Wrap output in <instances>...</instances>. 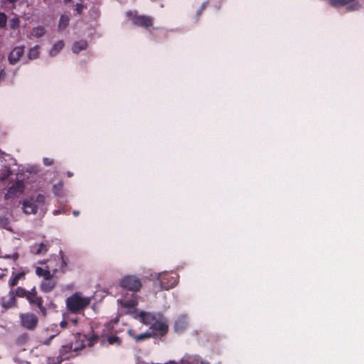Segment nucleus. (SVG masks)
<instances>
[{
    "label": "nucleus",
    "mask_w": 364,
    "mask_h": 364,
    "mask_svg": "<svg viewBox=\"0 0 364 364\" xmlns=\"http://www.w3.org/2000/svg\"><path fill=\"white\" fill-rule=\"evenodd\" d=\"M188 326V318L186 316H179L176 322H175V325H174V330L176 333H181L182 332H183L186 328Z\"/></svg>",
    "instance_id": "ddd939ff"
},
{
    "label": "nucleus",
    "mask_w": 364,
    "mask_h": 364,
    "mask_svg": "<svg viewBox=\"0 0 364 364\" xmlns=\"http://www.w3.org/2000/svg\"><path fill=\"white\" fill-rule=\"evenodd\" d=\"M56 272H57V269H55L53 270V273H55Z\"/></svg>",
    "instance_id": "3c124183"
},
{
    "label": "nucleus",
    "mask_w": 364,
    "mask_h": 364,
    "mask_svg": "<svg viewBox=\"0 0 364 364\" xmlns=\"http://www.w3.org/2000/svg\"><path fill=\"white\" fill-rule=\"evenodd\" d=\"M24 53L23 46L15 47L9 55V61L11 65L16 64Z\"/></svg>",
    "instance_id": "9b49d317"
},
{
    "label": "nucleus",
    "mask_w": 364,
    "mask_h": 364,
    "mask_svg": "<svg viewBox=\"0 0 364 364\" xmlns=\"http://www.w3.org/2000/svg\"><path fill=\"white\" fill-rule=\"evenodd\" d=\"M152 1H155L156 0H151Z\"/></svg>",
    "instance_id": "603ef678"
},
{
    "label": "nucleus",
    "mask_w": 364,
    "mask_h": 364,
    "mask_svg": "<svg viewBox=\"0 0 364 364\" xmlns=\"http://www.w3.org/2000/svg\"><path fill=\"white\" fill-rule=\"evenodd\" d=\"M73 352V345L72 344H68L63 346L60 350V354L59 356L61 358V360H68L71 357V354Z\"/></svg>",
    "instance_id": "dca6fc26"
},
{
    "label": "nucleus",
    "mask_w": 364,
    "mask_h": 364,
    "mask_svg": "<svg viewBox=\"0 0 364 364\" xmlns=\"http://www.w3.org/2000/svg\"><path fill=\"white\" fill-rule=\"evenodd\" d=\"M3 257L6 259H12L14 261H16L19 257V255L18 252H15L13 255H6Z\"/></svg>",
    "instance_id": "c9c22d12"
},
{
    "label": "nucleus",
    "mask_w": 364,
    "mask_h": 364,
    "mask_svg": "<svg viewBox=\"0 0 364 364\" xmlns=\"http://www.w3.org/2000/svg\"><path fill=\"white\" fill-rule=\"evenodd\" d=\"M354 0H329V4L333 7H339L353 2Z\"/></svg>",
    "instance_id": "cd10ccee"
},
{
    "label": "nucleus",
    "mask_w": 364,
    "mask_h": 364,
    "mask_svg": "<svg viewBox=\"0 0 364 364\" xmlns=\"http://www.w3.org/2000/svg\"><path fill=\"white\" fill-rule=\"evenodd\" d=\"M43 164L45 166H51L53 164V159L49 158H44Z\"/></svg>",
    "instance_id": "4c0bfd02"
},
{
    "label": "nucleus",
    "mask_w": 364,
    "mask_h": 364,
    "mask_svg": "<svg viewBox=\"0 0 364 364\" xmlns=\"http://www.w3.org/2000/svg\"><path fill=\"white\" fill-rule=\"evenodd\" d=\"M17 1H18V0H7V1H8V2H9V3H12V4H14V3H15V2H16Z\"/></svg>",
    "instance_id": "a18cd8bd"
},
{
    "label": "nucleus",
    "mask_w": 364,
    "mask_h": 364,
    "mask_svg": "<svg viewBox=\"0 0 364 364\" xmlns=\"http://www.w3.org/2000/svg\"><path fill=\"white\" fill-rule=\"evenodd\" d=\"M68 326V321H65V320H63L60 323V326L62 328H66Z\"/></svg>",
    "instance_id": "ea45409f"
},
{
    "label": "nucleus",
    "mask_w": 364,
    "mask_h": 364,
    "mask_svg": "<svg viewBox=\"0 0 364 364\" xmlns=\"http://www.w3.org/2000/svg\"><path fill=\"white\" fill-rule=\"evenodd\" d=\"M26 300L31 306H36L39 309L43 317H46L47 316V309L43 306V299L38 294L37 289L35 287L29 290Z\"/></svg>",
    "instance_id": "7ed1b4c3"
},
{
    "label": "nucleus",
    "mask_w": 364,
    "mask_h": 364,
    "mask_svg": "<svg viewBox=\"0 0 364 364\" xmlns=\"http://www.w3.org/2000/svg\"><path fill=\"white\" fill-rule=\"evenodd\" d=\"M66 174L68 177H72L73 176V173H71L70 171H68Z\"/></svg>",
    "instance_id": "37998d69"
},
{
    "label": "nucleus",
    "mask_w": 364,
    "mask_h": 364,
    "mask_svg": "<svg viewBox=\"0 0 364 364\" xmlns=\"http://www.w3.org/2000/svg\"><path fill=\"white\" fill-rule=\"evenodd\" d=\"M97 339H98L97 336L93 337L92 340L91 341V343L93 344L94 343L97 342Z\"/></svg>",
    "instance_id": "a19ab883"
},
{
    "label": "nucleus",
    "mask_w": 364,
    "mask_h": 364,
    "mask_svg": "<svg viewBox=\"0 0 364 364\" xmlns=\"http://www.w3.org/2000/svg\"><path fill=\"white\" fill-rule=\"evenodd\" d=\"M139 316L140 317L141 321L146 325H151V323L155 321L154 316L151 314L146 311H141L139 314Z\"/></svg>",
    "instance_id": "aec40b11"
},
{
    "label": "nucleus",
    "mask_w": 364,
    "mask_h": 364,
    "mask_svg": "<svg viewBox=\"0 0 364 364\" xmlns=\"http://www.w3.org/2000/svg\"><path fill=\"white\" fill-rule=\"evenodd\" d=\"M7 22V16L4 12H0V29L6 27Z\"/></svg>",
    "instance_id": "7c9ffc66"
},
{
    "label": "nucleus",
    "mask_w": 364,
    "mask_h": 364,
    "mask_svg": "<svg viewBox=\"0 0 364 364\" xmlns=\"http://www.w3.org/2000/svg\"><path fill=\"white\" fill-rule=\"evenodd\" d=\"M10 291H13V295L15 298L19 297V298H26L27 297L29 291H27L26 289H24L22 287H18L16 289H13L10 290Z\"/></svg>",
    "instance_id": "6ab92c4d"
},
{
    "label": "nucleus",
    "mask_w": 364,
    "mask_h": 364,
    "mask_svg": "<svg viewBox=\"0 0 364 364\" xmlns=\"http://www.w3.org/2000/svg\"><path fill=\"white\" fill-rule=\"evenodd\" d=\"M26 273L25 272H20L18 273L12 272L11 277L9 280L8 284L9 287L14 288L17 286L20 280L25 279Z\"/></svg>",
    "instance_id": "2eb2a0df"
},
{
    "label": "nucleus",
    "mask_w": 364,
    "mask_h": 364,
    "mask_svg": "<svg viewBox=\"0 0 364 364\" xmlns=\"http://www.w3.org/2000/svg\"><path fill=\"white\" fill-rule=\"evenodd\" d=\"M87 46H88V44H87V41H85V40H80L78 41H75L73 44L72 51L75 54H78L80 52L86 50Z\"/></svg>",
    "instance_id": "f3484780"
},
{
    "label": "nucleus",
    "mask_w": 364,
    "mask_h": 364,
    "mask_svg": "<svg viewBox=\"0 0 364 364\" xmlns=\"http://www.w3.org/2000/svg\"><path fill=\"white\" fill-rule=\"evenodd\" d=\"M70 1H72V0H63V3L65 4H68V3H70Z\"/></svg>",
    "instance_id": "c03bdc74"
},
{
    "label": "nucleus",
    "mask_w": 364,
    "mask_h": 364,
    "mask_svg": "<svg viewBox=\"0 0 364 364\" xmlns=\"http://www.w3.org/2000/svg\"><path fill=\"white\" fill-rule=\"evenodd\" d=\"M57 281L53 276L43 279L40 284V289L43 293L52 291L56 287Z\"/></svg>",
    "instance_id": "1a4fd4ad"
},
{
    "label": "nucleus",
    "mask_w": 364,
    "mask_h": 364,
    "mask_svg": "<svg viewBox=\"0 0 364 364\" xmlns=\"http://www.w3.org/2000/svg\"><path fill=\"white\" fill-rule=\"evenodd\" d=\"M38 208V205L36 204V201L33 198L25 200L23 202V210L27 215L36 214Z\"/></svg>",
    "instance_id": "f8f14e48"
},
{
    "label": "nucleus",
    "mask_w": 364,
    "mask_h": 364,
    "mask_svg": "<svg viewBox=\"0 0 364 364\" xmlns=\"http://www.w3.org/2000/svg\"><path fill=\"white\" fill-rule=\"evenodd\" d=\"M24 183L21 181H17L11 187L9 188L7 193L5 194L4 198L6 200L14 199L24 191Z\"/></svg>",
    "instance_id": "0eeeda50"
},
{
    "label": "nucleus",
    "mask_w": 364,
    "mask_h": 364,
    "mask_svg": "<svg viewBox=\"0 0 364 364\" xmlns=\"http://www.w3.org/2000/svg\"><path fill=\"white\" fill-rule=\"evenodd\" d=\"M49 245L46 243H35L30 247V252L34 255H44L48 251Z\"/></svg>",
    "instance_id": "4468645a"
},
{
    "label": "nucleus",
    "mask_w": 364,
    "mask_h": 364,
    "mask_svg": "<svg viewBox=\"0 0 364 364\" xmlns=\"http://www.w3.org/2000/svg\"><path fill=\"white\" fill-rule=\"evenodd\" d=\"M11 222L9 217L6 215L0 216V228L6 229L7 230L11 231V228L10 226Z\"/></svg>",
    "instance_id": "b1692460"
},
{
    "label": "nucleus",
    "mask_w": 364,
    "mask_h": 364,
    "mask_svg": "<svg viewBox=\"0 0 364 364\" xmlns=\"http://www.w3.org/2000/svg\"><path fill=\"white\" fill-rule=\"evenodd\" d=\"M107 341L111 345H114V344L119 345L120 344L119 338L118 336H114V335L108 336Z\"/></svg>",
    "instance_id": "2f4dec72"
},
{
    "label": "nucleus",
    "mask_w": 364,
    "mask_h": 364,
    "mask_svg": "<svg viewBox=\"0 0 364 364\" xmlns=\"http://www.w3.org/2000/svg\"><path fill=\"white\" fill-rule=\"evenodd\" d=\"M158 280L159 281L161 288L165 290L174 287L178 283L177 277L173 274L161 273L159 274Z\"/></svg>",
    "instance_id": "423d86ee"
},
{
    "label": "nucleus",
    "mask_w": 364,
    "mask_h": 364,
    "mask_svg": "<svg viewBox=\"0 0 364 364\" xmlns=\"http://www.w3.org/2000/svg\"><path fill=\"white\" fill-rule=\"evenodd\" d=\"M4 152L0 149V156L2 155Z\"/></svg>",
    "instance_id": "8fccbe9b"
},
{
    "label": "nucleus",
    "mask_w": 364,
    "mask_h": 364,
    "mask_svg": "<svg viewBox=\"0 0 364 364\" xmlns=\"http://www.w3.org/2000/svg\"><path fill=\"white\" fill-rule=\"evenodd\" d=\"M20 320L21 326L30 331L34 330L38 323V318L33 313H25L20 314Z\"/></svg>",
    "instance_id": "39448f33"
},
{
    "label": "nucleus",
    "mask_w": 364,
    "mask_h": 364,
    "mask_svg": "<svg viewBox=\"0 0 364 364\" xmlns=\"http://www.w3.org/2000/svg\"><path fill=\"white\" fill-rule=\"evenodd\" d=\"M137 304H138V301L136 298H133V299H129V300L124 299L122 303V305L124 307L131 308V309L134 308L135 306H137Z\"/></svg>",
    "instance_id": "c85d7f7f"
},
{
    "label": "nucleus",
    "mask_w": 364,
    "mask_h": 364,
    "mask_svg": "<svg viewBox=\"0 0 364 364\" xmlns=\"http://www.w3.org/2000/svg\"><path fill=\"white\" fill-rule=\"evenodd\" d=\"M5 276V274H0V279H1Z\"/></svg>",
    "instance_id": "de8ad7c7"
},
{
    "label": "nucleus",
    "mask_w": 364,
    "mask_h": 364,
    "mask_svg": "<svg viewBox=\"0 0 364 364\" xmlns=\"http://www.w3.org/2000/svg\"><path fill=\"white\" fill-rule=\"evenodd\" d=\"M70 18L68 16L62 14L60 17L59 23H58V29L60 31L65 30L68 26L69 25Z\"/></svg>",
    "instance_id": "5701e85b"
},
{
    "label": "nucleus",
    "mask_w": 364,
    "mask_h": 364,
    "mask_svg": "<svg viewBox=\"0 0 364 364\" xmlns=\"http://www.w3.org/2000/svg\"><path fill=\"white\" fill-rule=\"evenodd\" d=\"M129 334L132 336L136 340V341H142L153 336L151 332H146L136 335L134 333L132 330L129 331Z\"/></svg>",
    "instance_id": "412c9836"
},
{
    "label": "nucleus",
    "mask_w": 364,
    "mask_h": 364,
    "mask_svg": "<svg viewBox=\"0 0 364 364\" xmlns=\"http://www.w3.org/2000/svg\"><path fill=\"white\" fill-rule=\"evenodd\" d=\"M63 41H58L55 43L53 44L51 49L50 50V55L53 57L58 54V53L63 49L64 47Z\"/></svg>",
    "instance_id": "4be33fe9"
},
{
    "label": "nucleus",
    "mask_w": 364,
    "mask_h": 364,
    "mask_svg": "<svg viewBox=\"0 0 364 364\" xmlns=\"http://www.w3.org/2000/svg\"><path fill=\"white\" fill-rule=\"evenodd\" d=\"M208 4V1L203 2L202 5L200 6V9L197 11L196 16L194 17V19L196 21H198L200 18V16H201L203 11L206 9L207 6Z\"/></svg>",
    "instance_id": "c756f323"
},
{
    "label": "nucleus",
    "mask_w": 364,
    "mask_h": 364,
    "mask_svg": "<svg viewBox=\"0 0 364 364\" xmlns=\"http://www.w3.org/2000/svg\"><path fill=\"white\" fill-rule=\"evenodd\" d=\"M73 215H75V216H77L79 215V212L76 211V210H74L73 211Z\"/></svg>",
    "instance_id": "49530a36"
},
{
    "label": "nucleus",
    "mask_w": 364,
    "mask_h": 364,
    "mask_svg": "<svg viewBox=\"0 0 364 364\" xmlns=\"http://www.w3.org/2000/svg\"><path fill=\"white\" fill-rule=\"evenodd\" d=\"M38 263L41 264H46V261H40Z\"/></svg>",
    "instance_id": "09e8293b"
},
{
    "label": "nucleus",
    "mask_w": 364,
    "mask_h": 364,
    "mask_svg": "<svg viewBox=\"0 0 364 364\" xmlns=\"http://www.w3.org/2000/svg\"><path fill=\"white\" fill-rule=\"evenodd\" d=\"M90 303V299L83 297L81 293L76 292L66 299V306L72 313H79L84 310Z\"/></svg>",
    "instance_id": "f257e3e1"
},
{
    "label": "nucleus",
    "mask_w": 364,
    "mask_h": 364,
    "mask_svg": "<svg viewBox=\"0 0 364 364\" xmlns=\"http://www.w3.org/2000/svg\"><path fill=\"white\" fill-rule=\"evenodd\" d=\"M6 77V72L4 70V69H1L0 70V82L2 81L3 80H4Z\"/></svg>",
    "instance_id": "58836bf2"
},
{
    "label": "nucleus",
    "mask_w": 364,
    "mask_h": 364,
    "mask_svg": "<svg viewBox=\"0 0 364 364\" xmlns=\"http://www.w3.org/2000/svg\"><path fill=\"white\" fill-rule=\"evenodd\" d=\"M63 182H60L57 184H55L53 187V192L56 194V195H60V192L62 191V188H63Z\"/></svg>",
    "instance_id": "72a5a7b5"
},
{
    "label": "nucleus",
    "mask_w": 364,
    "mask_h": 364,
    "mask_svg": "<svg viewBox=\"0 0 364 364\" xmlns=\"http://www.w3.org/2000/svg\"><path fill=\"white\" fill-rule=\"evenodd\" d=\"M39 46H35L29 50L28 57L30 60L36 59L39 57Z\"/></svg>",
    "instance_id": "a878e982"
},
{
    "label": "nucleus",
    "mask_w": 364,
    "mask_h": 364,
    "mask_svg": "<svg viewBox=\"0 0 364 364\" xmlns=\"http://www.w3.org/2000/svg\"><path fill=\"white\" fill-rule=\"evenodd\" d=\"M36 274L39 277H43V279H49V277L53 276V274H51V272H50V271L49 269L48 266H47L46 267V269H43V268L40 267H37L36 268Z\"/></svg>",
    "instance_id": "a211bd4d"
},
{
    "label": "nucleus",
    "mask_w": 364,
    "mask_h": 364,
    "mask_svg": "<svg viewBox=\"0 0 364 364\" xmlns=\"http://www.w3.org/2000/svg\"><path fill=\"white\" fill-rule=\"evenodd\" d=\"M19 24H20V21H19V18L17 17L12 18L10 20L9 26H10V28L12 29L17 28L19 26Z\"/></svg>",
    "instance_id": "473e14b6"
},
{
    "label": "nucleus",
    "mask_w": 364,
    "mask_h": 364,
    "mask_svg": "<svg viewBox=\"0 0 364 364\" xmlns=\"http://www.w3.org/2000/svg\"><path fill=\"white\" fill-rule=\"evenodd\" d=\"M84 9L85 6L83 4L80 3L76 4L75 10L78 14H81Z\"/></svg>",
    "instance_id": "e433bc0d"
},
{
    "label": "nucleus",
    "mask_w": 364,
    "mask_h": 364,
    "mask_svg": "<svg viewBox=\"0 0 364 364\" xmlns=\"http://www.w3.org/2000/svg\"><path fill=\"white\" fill-rule=\"evenodd\" d=\"M45 33L46 29L41 26L34 27L31 31L32 36L36 38L42 37Z\"/></svg>",
    "instance_id": "393cba45"
},
{
    "label": "nucleus",
    "mask_w": 364,
    "mask_h": 364,
    "mask_svg": "<svg viewBox=\"0 0 364 364\" xmlns=\"http://www.w3.org/2000/svg\"><path fill=\"white\" fill-rule=\"evenodd\" d=\"M126 16L138 27L148 28L153 26L154 19L151 16L139 15L135 10L127 11Z\"/></svg>",
    "instance_id": "f03ea898"
},
{
    "label": "nucleus",
    "mask_w": 364,
    "mask_h": 364,
    "mask_svg": "<svg viewBox=\"0 0 364 364\" xmlns=\"http://www.w3.org/2000/svg\"><path fill=\"white\" fill-rule=\"evenodd\" d=\"M153 336H164L168 330V326L166 321H155L151 326Z\"/></svg>",
    "instance_id": "6e6552de"
},
{
    "label": "nucleus",
    "mask_w": 364,
    "mask_h": 364,
    "mask_svg": "<svg viewBox=\"0 0 364 364\" xmlns=\"http://www.w3.org/2000/svg\"><path fill=\"white\" fill-rule=\"evenodd\" d=\"M60 262L59 269L62 272H65L68 270V259L65 257L63 252L60 251Z\"/></svg>",
    "instance_id": "bb28decb"
},
{
    "label": "nucleus",
    "mask_w": 364,
    "mask_h": 364,
    "mask_svg": "<svg viewBox=\"0 0 364 364\" xmlns=\"http://www.w3.org/2000/svg\"><path fill=\"white\" fill-rule=\"evenodd\" d=\"M71 322L73 323V325L75 326L77 323V318L71 319Z\"/></svg>",
    "instance_id": "79ce46f5"
},
{
    "label": "nucleus",
    "mask_w": 364,
    "mask_h": 364,
    "mask_svg": "<svg viewBox=\"0 0 364 364\" xmlns=\"http://www.w3.org/2000/svg\"><path fill=\"white\" fill-rule=\"evenodd\" d=\"M34 200L36 201V204L38 205V207L39 205H43L45 203V196L42 194H38Z\"/></svg>",
    "instance_id": "f704fd0d"
},
{
    "label": "nucleus",
    "mask_w": 364,
    "mask_h": 364,
    "mask_svg": "<svg viewBox=\"0 0 364 364\" xmlns=\"http://www.w3.org/2000/svg\"><path fill=\"white\" fill-rule=\"evenodd\" d=\"M120 287L132 291H138L142 287L141 280L134 275H127L120 281Z\"/></svg>",
    "instance_id": "20e7f679"
},
{
    "label": "nucleus",
    "mask_w": 364,
    "mask_h": 364,
    "mask_svg": "<svg viewBox=\"0 0 364 364\" xmlns=\"http://www.w3.org/2000/svg\"><path fill=\"white\" fill-rule=\"evenodd\" d=\"M1 306L5 309H9L16 306V299L13 295V291H9L6 296H3L0 300Z\"/></svg>",
    "instance_id": "9d476101"
}]
</instances>
